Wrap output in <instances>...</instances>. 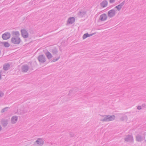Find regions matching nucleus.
<instances>
[{
  "label": "nucleus",
  "instance_id": "obj_1",
  "mask_svg": "<svg viewBox=\"0 0 146 146\" xmlns=\"http://www.w3.org/2000/svg\"><path fill=\"white\" fill-rule=\"evenodd\" d=\"M104 118L100 120V121H109L114 120L115 118L114 115L110 116V115H101Z\"/></svg>",
  "mask_w": 146,
  "mask_h": 146
},
{
  "label": "nucleus",
  "instance_id": "obj_2",
  "mask_svg": "<svg viewBox=\"0 0 146 146\" xmlns=\"http://www.w3.org/2000/svg\"><path fill=\"white\" fill-rule=\"evenodd\" d=\"M21 41L20 38L16 37L15 36H13L11 39V42L15 44H19L20 43Z\"/></svg>",
  "mask_w": 146,
  "mask_h": 146
},
{
  "label": "nucleus",
  "instance_id": "obj_3",
  "mask_svg": "<svg viewBox=\"0 0 146 146\" xmlns=\"http://www.w3.org/2000/svg\"><path fill=\"white\" fill-rule=\"evenodd\" d=\"M37 59L39 62L41 63H44L46 61V59L44 56L43 54L38 56Z\"/></svg>",
  "mask_w": 146,
  "mask_h": 146
},
{
  "label": "nucleus",
  "instance_id": "obj_4",
  "mask_svg": "<svg viewBox=\"0 0 146 146\" xmlns=\"http://www.w3.org/2000/svg\"><path fill=\"white\" fill-rule=\"evenodd\" d=\"M124 139L125 141H126L127 142H133V137L132 135H127Z\"/></svg>",
  "mask_w": 146,
  "mask_h": 146
},
{
  "label": "nucleus",
  "instance_id": "obj_5",
  "mask_svg": "<svg viewBox=\"0 0 146 146\" xmlns=\"http://www.w3.org/2000/svg\"><path fill=\"white\" fill-rule=\"evenodd\" d=\"M21 32L22 36L24 38H27L28 37V33L26 30L23 29L21 30Z\"/></svg>",
  "mask_w": 146,
  "mask_h": 146
},
{
  "label": "nucleus",
  "instance_id": "obj_6",
  "mask_svg": "<svg viewBox=\"0 0 146 146\" xmlns=\"http://www.w3.org/2000/svg\"><path fill=\"white\" fill-rule=\"evenodd\" d=\"M116 14V12L114 9H112L109 11L108 13V15L110 18H112L115 16Z\"/></svg>",
  "mask_w": 146,
  "mask_h": 146
},
{
  "label": "nucleus",
  "instance_id": "obj_7",
  "mask_svg": "<svg viewBox=\"0 0 146 146\" xmlns=\"http://www.w3.org/2000/svg\"><path fill=\"white\" fill-rule=\"evenodd\" d=\"M10 37V33L8 32L5 33L2 35V38L4 40H7Z\"/></svg>",
  "mask_w": 146,
  "mask_h": 146
},
{
  "label": "nucleus",
  "instance_id": "obj_8",
  "mask_svg": "<svg viewBox=\"0 0 146 146\" xmlns=\"http://www.w3.org/2000/svg\"><path fill=\"white\" fill-rule=\"evenodd\" d=\"M75 21V19L73 17H70L68 18L67 21L66 25L69 24H72L74 23Z\"/></svg>",
  "mask_w": 146,
  "mask_h": 146
},
{
  "label": "nucleus",
  "instance_id": "obj_9",
  "mask_svg": "<svg viewBox=\"0 0 146 146\" xmlns=\"http://www.w3.org/2000/svg\"><path fill=\"white\" fill-rule=\"evenodd\" d=\"M145 137L142 136L141 135L137 134L135 137V139L136 141L139 142H141L143 140L145 139Z\"/></svg>",
  "mask_w": 146,
  "mask_h": 146
},
{
  "label": "nucleus",
  "instance_id": "obj_10",
  "mask_svg": "<svg viewBox=\"0 0 146 146\" xmlns=\"http://www.w3.org/2000/svg\"><path fill=\"white\" fill-rule=\"evenodd\" d=\"M44 143V141L43 139L40 138H38L35 142V144H38L39 146H42Z\"/></svg>",
  "mask_w": 146,
  "mask_h": 146
},
{
  "label": "nucleus",
  "instance_id": "obj_11",
  "mask_svg": "<svg viewBox=\"0 0 146 146\" xmlns=\"http://www.w3.org/2000/svg\"><path fill=\"white\" fill-rule=\"evenodd\" d=\"M8 121L9 120L7 119H2L1 121V123L3 127H5L7 126Z\"/></svg>",
  "mask_w": 146,
  "mask_h": 146
},
{
  "label": "nucleus",
  "instance_id": "obj_12",
  "mask_svg": "<svg viewBox=\"0 0 146 146\" xmlns=\"http://www.w3.org/2000/svg\"><path fill=\"white\" fill-rule=\"evenodd\" d=\"M29 69V66L27 65H23L21 67V70L23 72H27Z\"/></svg>",
  "mask_w": 146,
  "mask_h": 146
},
{
  "label": "nucleus",
  "instance_id": "obj_13",
  "mask_svg": "<svg viewBox=\"0 0 146 146\" xmlns=\"http://www.w3.org/2000/svg\"><path fill=\"white\" fill-rule=\"evenodd\" d=\"M107 18L106 14V13H103L100 16L99 19L102 21H104L106 20Z\"/></svg>",
  "mask_w": 146,
  "mask_h": 146
},
{
  "label": "nucleus",
  "instance_id": "obj_14",
  "mask_svg": "<svg viewBox=\"0 0 146 146\" xmlns=\"http://www.w3.org/2000/svg\"><path fill=\"white\" fill-rule=\"evenodd\" d=\"M18 117L17 116H14L11 118V122L12 124H15L17 121Z\"/></svg>",
  "mask_w": 146,
  "mask_h": 146
},
{
  "label": "nucleus",
  "instance_id": "obj_15",
  "mask_svg": "<svg viewBox=\"0 0 146 146\" xmlns=\"http://www.w3.org/2000/svg\"><path fill=\"white\" fill-rule=\"evenodd\" d=\"M124 3L125 1H123L120 4L115 7V8L117 9L118 11H119L121 9L122 7L124 5Z\"/></svg>",
  "mask_w": 146,
  "mask_h": 146
},
{
  "label": "nucleus",
  "instance_id": "obj_16",
  "mask_svg": "<svg viewBox=\"0 0 146 146\" xmlns=\"http://www.w3.org/2000/svg\"><path fill=\"white\" fill-rule=\"evenodd\" d=\"M108 4V2L107 0H104L100 4V5L102 7H106Z\"/></svg>",
  "mask_w": 146,
  "mask_h": 146
},
{
  "label": "nucleus",
  "instance_id": "obj_17",
  "mask_svg": "<svg viewBox=\"0 0 146 146\" xmlns=\"http://www.w3.org/2000/svg\"><path fill=\"white\" fill-rule=\"evenodd\" d=\"M86 14V12L85 11H84L81 10L79 11V12L77 14V15L79 17H82L85 15Z\"/></svg>",
  "mask_w": 146,
  "mask_h": 146
},
{
  "label": "nucleus",
  "instance_id": "obj_18",
  "mask_svg": "<svg viewBox=\"0 0 146 146\" xmlns=\"http://www.w3.org/2000/svg\"><path fill=\"white\" fill-rule=\"evenodd\" d=\"M12 34L13 36H15L16 37L19 38V33L18 31H13L12 32Z\"/></svg>",
  "mask_w": 146,
  "mask_h": 146
},
{
  "label": "nucleus",
  "instance_id": "obj_19",
  "mask_svg": "<svg viewBox=\"0 0 146 146\" xmlns=\"http://www.w3.org/2000/svg\"><path fill=\"white\" fill-rule=\"evenodd\" d=\"M45 54L47 57V58L48 59H50L52 57V55L51 54V53L48 51H47L46 53H45Z\"/></svg>",
  "mask_w": 146,
  "mask_h": 146
},
{
  "label": "nucleus",
  "instance_id": "obj_20",
  "mask_svg": "<svg viewBox=\"0 0 146 146\" xmlns=\"http://www.w3.org/2000/svg\"><path fill=\"white\" fill-rule=\"evenodd\" d=\"M10 64L9 63L5 64L3 66V69L4 70H8L10 67Z\"/></svg>",
  "mask_w": 146,
  "mask_h": 146
},
{
  "label": "nucleus",
  "instance_id": "obj_21",
  "mask_svg": "<svg viewBox=\"0 0 146 146\" xmlns=\"http://www.w3.org/2000/svg\"><path fill=\"white\" fill-rule=\"evenodd\" d=\"M0 43L3 44L4 46L5 47H8L10 45V44L7 42H0Z\"/></svg>",
  "mask_w": 146,
  "mask_h": 146
},
{
  "label": "nucleus",
  "instance_id": "obj_22",
  "mask_svg": "<svg viewBox=\"0 0 146 146\" xmlns=\"http://www.w3.org/2000/svg\"><path fill=\"white\" fill-rule=\"evenodd\" d=\"M127 117L126 115H124L120 118V119L122 121H123L125 120H127Z\"/></svg>",
  "mask_w": 146,
  "mask_h": 146
},
{
  "label": "nucleus",
  "instance_id": "obj_23",
  "mask_svg": "<svg viewBox=\"0 0 146 146\" xmlns=\"http://www.w3.org/2000/svg\"><path fill=\"white\" fill-rule=\"evenodd\" d=\"M52 52L53 54H56L58 52V50L56 48H54L52 50Z\"/></svg>",
  "mask_w": 146,
  "mask_h": 146
},
{
  "label": "nucleus",
  "instance_id": "obj_24",
  "mask_svg": "<svg viewBox=\"0 0 146 146\" xmlns=\"http://www.w3.org/2000/svg\"><path fill=\"white\" fill-rule=\"evenodd\" d=\"M89 34L88 33H86L84 34L82 38L83 39H85L86 38L88 37Z\"/></svg>",
  "mask_w": 146,
  "mask_h": 146
},
{
  "label": "nucleus",
  "instance_id": "obj_25",
  "mask_svg": "<svg viewBox=\"0 0 146 146\" xmlns=\"http://www.w3.org/2000/svg\"><path fill=\"white\" fill-rule=\"evenodd\" d=\"M8 108H9V107H5V108H4L2 110L1 112L2 113H3V112L7 111Z\"/></svg>",
  "mask_w": 146,
  "mask_h": 146
},
{
  "label": "nucleus",
  "instance_id": "obj_26",
  "mask_svg": "<svg viewBox=\"0 0 146 146\" xmlns=\"http://www.w3.org/2000/svg\"><path fill=\"white\" fill-rule=\"evenodd\" d=\"M60 58V56L56 58H54L51 61L52 62H54L57 60H58V59H59Z\"/></svg>",
  "mask_w": 146,
  "mask_h": 146
},
{
  "label": "nucleus",
  "instance_id": "obj_27",
  "mask_svg": "<svg viewBox=\"0 0 146 146\" xmlns=\"http://www.w3.org/2000/svg\"><path fill=\"white\" fill-rule=\"evenodd\" d=\"M70 135L71 137H74L75 136V134L73 132H70Z\"/></svg>",
  "mask_w": 146,
  "mask_h": 146
},
{
  "label": "nucleus",
  "instance_id": "obj_28",
  "mask_svg": "<svg viewBox=\"0 0 146 146\" xmlns=\"http://www.w3.org/2000/svg\"><path fill=\"white\" fill-rule=\"evenodd\" d=\"M4 95V93L1 91H0V97H2Z\"/></svg>",
  "mask_w": 146,
  "mask_h": 146
},
{
  "label": "nucleus",
  "instance_id": "obj_29",
  "mask_svg": "<svg viewBox=\"0 0 146 146\" xmlns=\"http://www.w3.org/2000/svg\"><path fill=\"white\" fill-rule=\"evenodd\" d=\"M115 0H110L109 2L110 3H113L115 2Z\"/></svg>",
  "mask_w": 146,
  "mask_h": 146
},
{
  "label": "nucleus",
  "instance_id": "obj_30",
  "mask_svg": "<svg viewBox=\"0 0 146 146\" xmlns=\"http://www.w3.org/2000/svg\"><path fill=\"white\" fill-rule=\"evenodd\" d=\"M137 109L139 110H140L141 109L142 107L141 106H138L137 107Z\"/></svg>",
  "mask_w": 146,
  "mask_h": 146
},
{
  "label": "nucleus",
  "instance_id": "obj_31",
  "mask_svg": "<svg viewBox=\"0 0 146 146\" xmlns=\"http://www.w3.org/2000/svg\"><path fill=\"white\" fill-rule=\"evenodd\" d=\"M30 65L31 66H30V68L31 70H33V67L32 66V63L31 62V63H30Z\"/></svg>",
  "mask_w": 146,
  "mask_h": 146
},
{
  "label": "nucleus",
  "instance_id": "obj_32",
  "mask_svg": "<svg viewBox=\"0 0 146 146\" xmlns=\"http://www.w3.org/2000/svg\"><path fill=\"white\" fill-rule=\"evenodd\" d=\"M2 72V71H0V80L1 79V73Z\"/></svg>",
  "mask_w": 146,
  "mask_h": 146
},
{
  "label": "nucleus",
  "instance_id": "obj_33",
  "mask_svg": "<svg viewBox=\"0 0 146 146\" xmlns=\"http://www.w3.org/2000/svg\"><path fill=\"white\" fill-rule=\"evenodd\" d=\"M95 34V33L91 34H89L88 37L92 36L93 35H94Z\"/></svg>",
  "mask_w": 146,
  "mask_h": 146
},
{
  "label": "nucleus",
  "instance_id": "obj_34",
  "mask_svg": "<svg viewBox=\"0 0 146 146\" xmlns=\"http://www.w3.org/2000/svg\"><path fill=\"white\" fill-rule=\"evenodd\" d=\"M74 90L75 91H77L78 90L77 89H74L72 90Z\"/></svg>",
  "mask_w": 146,
  "mask_h": 146
},
{
  "label": "nucleus",
  "instance_id": "obj_35",
  "mask_svg": "<svg viewBox=\"0 0 146 146\" xmlns=\"http://www.w3.org/2000/svg\"><path fill=\"white\" fill-rule=\"evenodd\" d=\"M2 129V127L0 125V131Z\"/></svg>",
  "mask_w": 146,
  "mask_h": 146
},
{
  "label": "nucleus",
  "instance_id": "obj_36",
  "mask_svg": "<svg viewBox=\"0 0 146 146\" xmlns=\"http://www.w3.org/2000/svg\"><path fill=\"white\" fill-rule=\"evenodd\" d=\"M72 91V90H70V91H69V92H70V93H71V92Z\"/></svg>",
  "mask_w": 146,
  "mask_h": 146
},
{
  "label": "nucleus",
  "instance_id": "obj_37",
  "mask_svg": "<svg viewBox=\"0 0 146 146\" xmlns=\"http://www.w3.org/2000/svg\"><path fill=\"white\" fill-rule=\"evenodd\" d=\"M27 111H24V112H25V113H27Z\"/></svg>",
  "mask_w": 146,
  "mask_h": 146
},
{
  "label": "nucleus",
  "instance_id": "obj_38",
  "mask_svg": "<svg viewBox=\"0 0 146 146\" xmlns=\"http://www.w3.org/2000/svg\"><path fill=\"white\" fill-rule=\"evenodd\" d=\"M144 105H145V104H143L142 105V106H144Z\"/></svg>",
  "mask_w": 146,
  "mask_h": 146
},
{
  "label": "nucleus",
  "instance_id": "obj_39",
  "mask_svg": "<svg viewBox=\"0 0 146 146\" xmlns=\"http://www.w3.org/2000/svg\"><path fill=\"white\" fill-rule=\"evenodd\" d=\"M145 142H146V140H145Z\"/></svg>",
  "mask_w": 146,
  "mask_h": 146
}]
</instances>
